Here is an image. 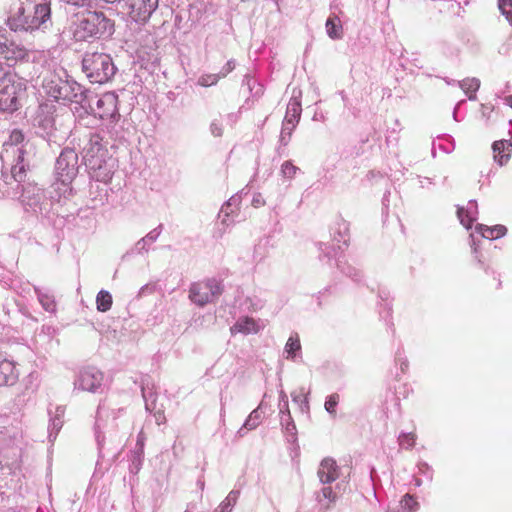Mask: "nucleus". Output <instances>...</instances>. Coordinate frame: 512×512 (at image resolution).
Returning <instances> with one entry per match:
<instances>
[{
    "instance_id": "obj_51",
    "label": "nucleus",
    "mask_w": 512,
    "mask_h": 512,
    "mask_svg": "<svg viewBox=\"0 0 512 512\" xmlns=\"http://www.w3.org/2000/svg\"><path fill=\"white\" fill-rule=\"evenodd\" d=\"M236 67L234 60H229L221 69V71L218 73V75H221V78L226 77L229 73H231Z\"/></svg>"
},
{
    "instance_id": "obj_18",
    "label": "nucleus",
    "mask_w": 512,
    "mask_h": 512,
    "mask_svg": "<svg viewBox=\"0 0 512 512\" xmlns=\"http://www.w3.org/2000/svg\"><path fill=\"white\" fill-rule=\"evenodd\" d=\"M240 204L241 195L235 194L231 196L229 200L222 205L221 210L219 212V218H221L223 224L228 226L234 222L235 217H237Z\"/></svg>"
},
{
    "instance_id": "obj_7",
    "label": "nucleus",
    "mask_w": 512,
    "mask_h": 512,
    "mask_svg": "<svg viewBox=\"0 0 512 512\" xmlns=\"http://www.w3.org/2000/svg\"><path fill=\"white\" fill-rule=\"evenodd\" d=\"M13 199H18L26 212L45 214L51 209V201L44 188L33 181L20 182L18 194Z\"/></svg>"
},
{
    "instance_id": "obj_30",
    "label": "nucleus",
    "mask_w": 512,
    "mask_h": 512,
    "mask_svg": "<svg viewBox=\"0 0 512 512\" xmlns=\"http://www.w3.org/2000/svg\"><path fill=\"white\" fill-rule=\"evenodd\" d=\"M309 391H306L304 387L293 391L291 393L292 401L299 406L302 413H309Z\"/></svg>"
},
{
    "instance_id": "obj_28",
    "label": "nucleus",
    "mask_w": 512,
    "mask_h": 512,
    "mask_svg": "<svg viewBox=\"0 0 512 512\" xmlns=\"http://www.w3.org/2000/svg\"><path fill=\"white\" fill-rule=\"evenodd\" d=\"M457 85L468 96L469 100L474 101L477 99L476 92L480 88V80L478 78H475V77L465 78L461 81H458Z\"/></svg>"
},
{
    "instance_id": "obj_6",
    "label": "nucleus",
    "mask_w": 512,
    "mask_h": 512,
    "mask_svg": "<svg viewBox=\"0 0 512 512\" xmlns=\"http://www.w3.org/2000/svg\"><path fill=\"white\" fill-rule=\"evenodd\" d=\"M82 70L91 83L104 84L113 78L116 66L110 55L88 52L83 56Z\"/></svg>"
},
{
    "instance_id": "obj_41",
    "label": "nucleus",
    "mask_w": 512,
    "mask_h": 512,
    "mask_svg": "<svg viewBox=\"0 0 512 512\" xmlns=\"http://www.w3.org/2000/svg\"><path fill=\"white\" fill-rule=\"evenodd\" d=\"M323 500L328 501V504L326 505L327 508L330 506V504L336 502L337 495L331 487H323L322 488L320 494L318 495V501L323 502Z\"/></svg>"
},
{
    "instance_id": "obj_25",
    "label": "nucleus",
    "mask_w": 512,
    "mask_h": 512,
    "mask_svg": "<svg viewBox=\"0 0 512 512\" xmlns=\"http://www.w3.org/2000/svg\"><path fill=\"white\" fill-rule=\"evenodd\" d=\"M262 407V404H260L256 409H254L248 416V418L245 420L242 427L239 428V430L236 432V436L238 438H242L245 436L247 431H251L256 429L260 423H261V412L260 409Z\"/></svg>"
},
{
    "instance_id": "obj_39",
    "label": "nucleus",
    "mask_w": 512,
    "mask_h": 512,
    "mask_svg": "<svg viewBox=\"0 0 512 512\" xmlns=\"http://www.w3.org/2000/svg\"><path fill=\"white\" fill-rule=\"evenodd\" d=\"M339 401L340 397L336 393L329 395L325 400L324 408L332 418L336 417V408L339 404Z\"/></svg>"
},
{
    "instance_id": "obj_55",
    "label": "nucleus",
    "mask_w": 512,
    "mask_h": 512,
    "mask_svg": "<svg viewBox=\"0 0 512 512\" xmlns=\"http://www.w3.org/2000/svg\"><path fill=\"white\" fill-rule=\"evenodd\" d=\"M248 300L250 301V307L255 311L261 309L264 305L263 301L258 298H249Z\"/></svg>"
},
{
    "instance_id": "obj_43",
    "label": "nucleus",
    "mask_w": 512,
    "mask_h": 512,
    "mask_svg": "<svg viewBox=\"0 0 512 512\" xmlns=\"http://www.w3.org/2000/svg\"><path fill=\"white\" fill-rule=\"evenodd\" d=\"M416 436L413 433H402L399 435V446L404 449H410L415 445Z\"/></svg>"
},
{
    "instance_id": "obj_16",
    "label": "nucleus",
    "mask_w": 512,
    "mask_h": 512,
    "mask_svg": "<svg viewBox=\"0 0 512 512\" xmlns=\"http://www.w3.org/2000/svg\"><path fill=\"white\" fill-rule=\"evenodd\" d=\"M72 182L73 181H66V179L55 178V181L52 184L53 191L49 199L51 201V206L54 203H65L73 196L74 190Z\"/></svg>"
},
{
    "instance_id": "obj_31",
    "label": "nucleus",
    "mask_w": 512,
    "mask_h": 512,
    "mask_svg": "<svg viewBox=\"0 0 512 512\" xmlns=\"http://www.w3.org/2000/svg\"><path fill=\"white\" fill-rule=\"evenodd\" d=\"M328 36L331 39L342 38V25L338 17H329L325 24Z\"/></svg>"
},
{
    "instance_id": "obj_2",
    "label": "nucleus",
    "mask_w": 512,
    "mask_h": 512,
    "mask_svg": "<svg viewBox=\"0 0 512 512\" xmlns=\"http://www.w3.org/2000/svg\"><path fill=\"white\" fill-rule=\"evenodd\" d=\"M51 20L50 4L45 0H27L9 18L8 25L15 32L45 30Z\"/></svg>"
},
{
    "instance_id": "obj_14",
    "label": "nucleus",
    "mask_w": 512,
    "mask_h": 512,
    "mask_svg": "<svg viewBox=\"0 0 512 512\" xmlns=\"http://www.w3.org/2000/svg\"><path fill=\"white\" fill-rule=\"evenodd\" d=\"M118 96L114 92L104 93L96 102L95 115L102 120L115 121L119 117Z\"/></svg>"
},
{
    "instance_id": "obj_5",
    "label": "nucleus",
    "mask_w": 512,
    "mask_h": 512,
    "mask_svg": "<svg viewBox=\"0 0 512 512\" xmlns=\"http://www.w3.org/2000/svg\"><path fill=\"white\" fill-rule=\"evenodd\" d=\"M25 89L23 80L9 69L4 68L0 62V110L16 111L20 106Z\"/></svg>"
},
{
    "instance_id": "obj_45",
    "label": "nucleus",
    "mask_w": 512,
    "mask_h": 512,
    "mask_svg": "<svg viewBox=\"0 0 512 512\" xmlns=\"http://www.w3.org/2000/svg\"><path fill=\"white\" fill-rule=\"evenodd\" d=\"M498 6L507 21L512 25V0H499Z\"/></svg>"
},
{
    "instance_id": "obj_3",
    "label": "nucleus",
    "mask_w": 512,
    "mask_h": 512,
    "mask_svg": "<svg viewBox=\"0 0 512 512\" xmlns=\"http://www.w3.org/2000/svg\"><path fill=\"white\" fill-rule=\"evenodd\" d=\"M69 32L75 41L106 38L113 34L114 24L102 12L86 11L75 17Z\"/></svg>"
},
{
    "instance_id": "obj_15",
    "label": "nucleus",
    "mask_w": 512,
    "mask_h": 512,
    "mask_svg": "<svg viewBox=\"0 0 512 512\" xmlns=\"http://www.w3.org/2000/svg\"><path fill=\"white\" fill-rule=\"evenodd\" d=\"M27 56L26 49L0 31V57L17 62Z\"/></svg>"
},
{
    "instance_id": "obj_29",
    "label": "nucleus",
    "mask_w": 512,
    "mask_h": 512,
    "mask_svg": "<svg viewBox=\"0 0 512 512\" xmlns=\"http://www.w3.org/2000/svg\"><path fill=\"white\" fill-rule=\"evenodd\" d=\"M64 413V407L58 406L56 408L55 415L51 418L50 425L48 427L50 441H53V439L56 438L57 433L62 428Z\"/></svg>"
},
{
    "instance_id": "obj_62",
    "label": "nucleus",
    "mask_w": 512,
    "mask_h": 512,
    "mask_svg": "<svg viewBox=\"0 0 512 512\" xmlns=\"http://www.w3.org/2000/svg\"><path fill=\"white\" fill-rule=\"evenodd\" d=\"M197 485H198V487H199L201 490H203V489H204V487H205V482H204V480H203V479H198V481H197Z\"/></svg>"
},
{
    "instance_id": "obj_56",
    "label": "nucleus",
    "mask_w": 512,
    "mask_h": 512,
    "mask_svg": "<svg viewBox=\"0 0 512 512\" xmlns=\"http://www.w3.org/2000/svg\"><path fill=\"white\" fill-rule=\"evenodd\" d=\"M155 419L157 424H161L165 420V416L162 411H156L155 412Z\"/></svg>"
},
{
    "instance_id": "obj_48",
    "label": "nucleus",
    "mask_w": 512,
    "mask_h": 512,
    "mask_svg": "<svg viewBox=\"0 0 512 512\" xmlns=\"http://www.w3.org/2000/svg\"><path fill=\"white\" fill-rule=\"evenodd\" d=\"M136 446H137V451H136L137 463L134 461L133 465L135 466L136 471H138L140 469L141 458L143 456V448H144V438L142 436V433H140L138 435Z\"/></svg>"
},
{
    "instance_id": "obj_46",
    "label": "nucleus",
    "mask_w": 512,
    "mask_h": 512,
    "mask_svg": "<svg viewBox=\"0 0 512 512\" xmlns=\"http://www.w3.org/2000/svg\"><path fill=\"white\" fill-rule=\"evenodd\" d=\"M320 256H324L331 260L332 258H336L338 255V251L334 246L329 245L328 243H320L319 244Z\"/></svg>"
},
{
    "instance_id": "obj_64",
    "label": "nucleus",
    "mask_w": 512,
    "mask_h": 512,
    "mask_svg": "<svg viewBox=\"0 0 512 512\" xmlns=\"http://www.w3.org/2000/svg\"><path fill=\"white\" fill-rule=\"evenodd\" d=\"M462 102H463V100H462V101H460V102H458V103H457V105H456V107H455V109H454V112H453L454 119H456L457 109H458V107L461 105V103H462Z\"/></svg>"
},
{
    "instance_id": "obj_54",
    "label": "nucleus",
    "mask_w": 512,
    "mask_h": 512,
    "mask_svg": "<svg viewBox=\"0 0 512 512\" xmlns=\"http://www.w3.org/2000/svg\"><path fill=\"white\" fill-rule=\"evenodd\" d=\"M10 138L11 141L14 142L15 145H17L18 143H21L23 141L24 136L20 131L15 130L11 133Z\"/></svg>"
},
{
    "instance_id": "obj_61",
    "label": "nucleus",
    "mask_w": 512,
    "mask_h": 512,
    "mask_svg": "<svg viewBox=\"0 0 512 512\" xmlns=\"http://www.w3.org/2000/svg\"><path fill=\"white\" fill-rule=\"evenodd\" d=\"M505 103H506V105H508L509 107H511V108H512V95L507 96V97L505 98Z\"/></svg>"
},
{
    "instance_id": "obj_24",
    "label": "nucleus",
    "mask_w": 512,
    "mask_h": 512,
    "mask_svg": "<svg viewBox=\"0 0 512 512\" xmlns=\"http://www.w3.org/2000/svg\"><path fill=\"white\" fill-rule=\"evenodd\" d=\"M332 237L338 250L342 248V245L346 246L349 241V224L343 219L337 221L332 229Z\"/></svg>"
},
{
    "instance_id": "obj_12",
    "label": "nucleus",
    "mask_w": 512,
    "mask_h": 512,
    "mask_svg": "<svg viewBox=\"0 0 512 512\" xmlns=\"http://www.w3.org/2000/svg\"><path fill=\"white\" fill-rule=\"evenodd\" d=\"M103 380L104 375L99 369L85 367L78 372L74 380V389L96 393L101 388Z\"/></svg>"
},
{
    "instance_id": "obj_60",
    "label": "nucleus",
    "mask_w": 512,
    "mask_h": 512,
    "mask_svg": "<svg viewBox=\"0 0 512 512\" xmlns=\"http://www.w3.org/2000/svg\"><path fill=\"white\" fill-rule=\"evenodd\" d=\"M418 468L422 473H426V471L430 470V467L427 463H419Z\"/></svg>"
},
{
    "instance_id": "obj_20",
    "label": "nucleus",
    "mask_w": 512,
    "mask_h": 512,
    "mask_svg": "<svg viewBox=\"0 0 512 512\" xmlns=\"http://www.w3.org/2000/svg\"><path fill=\"white\" fill-rule=\"evenodd\" d=\"M163 230V225L160 224L156 228L152 229L148 234L138 240L134 247L128 252V254H139L142 255L147 253L150 249V246L154 244L159 236L161 235Z\"/></svg>"
},
{
    "instance_id": "obj_9",
    "label": "nucleus",
    "mask_w": 512,
    "mask_h": 512,
    "mask_svg": "<svg viewBox=\"0 0 512 512\" xmlns=\"http://www.w3.org/2000/svg\"><path fill=\"white\" fill-rule=\"evenodd\" d=\"M90 177L96 181L107 183L113 176L115 160L109 152H101L98 156L89 155L83 159Z\"/></svg>"
},
{
    "instance_id": "obj_1",
    "label": "nucleus",
    "mask_w": 512,
    "mask_h": 512,
    "mask_svg": "<svg viewBox=\"0 0 512 512\" xmlns=\"http://www.w3.org/2000/svg\"><path fill=\"white\" fill-rule=\"evenodd\" d=\"M9 150H7V153ZM10 153L13 157L10 175L2 172L0 179V198H14L18 194L20 182H23L27 171L30 169L33 157L32 145L29 143L10 145Z\"/></svg>"
},
{
    "instance_id": "obj_26",
    "label": "nucleus",
    "mask_w": 512,
    "mask_h": 512,
    "mask_svg": "<svg viewBox=\"0 0 512 512\" xmlns=\"http://www.w3.org/2000/svg\"><path fill=\"white\" fill-rule=\"evenodd\" d=\"M106 151L108 150L102 144V138L98 134H92L83 147V159L88 158L89 155L98 156L101 152Z\"/></svg>"
},
{
    "instance_id": "obj_34",
    "label": "nucleus",
    "mask_w": 512,
    "mask_h": 512,
    "mask_svg": "<svg viewBox=\"0 0 512 512\" xmlns=\"http://www.w3.org/2000/svg\"><path fill=\"white\" fill-rule=\"evenodd\" d=\"M437 51L447 58L456 57L459 54V49L456 45L448 40H441L436 45Z\"/></svg>"
},
{
    "instance_id": "obj_58",
    "label": "nucleus",
    "mask_w": 512,
    "mask_h": 512,
    "mask_svg": "<svg viewBox=\"0 0 512 512\" xmlns=\"http://www.w3.org/2000/svg\"><path fill=\"white\" fill-rule=\"evenodd\" d=\"M400 369L402 372H405L408 369V361L407 359H399Z\"/></svg>"
},
{
    "instance_id": "obj_21",
    "label": "nucleus",
    "mask_w": 512,
    "mask_h": 512,
    "mask_svg": "<svg viewBox=\"0 0 512 512\" xmlns=\"http://www.w3.org/2000/svg\"><path fill=\"white\" fill-rule=\"evenodd\" d=\"M263 328V325L260 321L255 320L251 317H240L234 324L231 326L230 331L231 334L241 333V334H251L257 333Z\"/></svg>"
},
{
    "instance_id": "obj_13",
    "label": "nucleus",
    "mask_w": 512,
    "mask_h": 512,
    "mask_svg": "<svg viewBox=\"0 0 512 512\" xmlns=\"http://www.w3.org/2000/svg\"><path fill=\"white\" fill-rule=\"evenodd\" d=\"M158 0H123L122 9L137 23H145L157 8Z\"/></svg>"
},
{
    "instance_id": "obj_59",
    "label": "nucleus",
    "mask_w": 512,
    "mask_h": 512,
    "mask_svg": "<svg viewBox=\"0 0 512 512\" xmlns=\"http://www.w3.org/2000/svg\"><path fill=\"white\" fill-rule=\"evenodd\" d=\"M147 292L151 293V292H152V288H151V287H149L148 285H144V286H142V287L140 288V290H139V295H140V296H141V295H144V294H146Z\"/></svg>"
},
{
    "instance_id": "obj_52",
    "label": "nucleus",
    "mask_w": 512,
    "mask_h": 512,
    "mask_svg": "<svg viewBox=\"0 0 512 512\" xmlns=\"http://www.w3.org/2000/svg\"><path fill=\"white\" fill-rule=\"evenodd\" d=\"M251 203H252V206H254L255 208H259L261 206H264L265 200L260 193H256L253 195Z\"/></svg>"
},
{
    "instance_id": "obj_11",
    "label": "nucleus",
    "mask_w": 512,
    "mask_h": 512,
    "mask_svg": "<svg viewBox=\"0 0 512 512\" xmlns=\"http://www.w3.org/2000/svg\"><path fill=\"white\" fill-rule=\"evenodd\" d=\"M124 412L123 408H119L117 411L112 407V403L109 400H105L98 405L96 420H95V437L98 444V448L101 450L104 447L105 436L102 435L101 429L105 426L109 416L112 417L111 426L114 428L117 425L114 423L121 413Z\"/></svg>"
},
{
    "instance_id": "obj_38",
    "label": "nucleus",
    "mask_w": 512,
    "mask_h": 512,
    "mask_svg": "<svg viewBox=\"0 0 512 512\" xmlns=\"http://www.w3.org/2000/svg\"><path fill=\"white\" fill-rule=\"evenodd\" d=\"M221 79V75L217 74H202L197 79V85L201 87H211L216 85Z\"/></svg>"
},
{
    "instance_id": "obj_4",
    "label": "nucleus",
    "mask_w": 512,
    "mask_h": 512,
    "mask_svg": "<svg viewBox=\"0 0 512 512\" xmlns=\"http://www.w3.org/2000/svg\"><path fill=\"white\" fill-rule=\"evenodd\" d=\"M62 74L53 73L44 79L43 89L46 95L63 104L82 103L86 98L84 87L70 78L65 71Z\"/></svg>"
},
{
    "instance_id": "obj_49",
    "label": "nucleus",
    "mask_w": 512,
    "mask_h": 512,
    "mask_svg": "<svg viewBox=\"0 0 512 512\" xmlns=\"http://www.w3.org/2000/svg\"><path fill=\"white\" fill-rule=\"evenodd\" d=\"M142 393H143V398H144V401H145V408L147 411L149 412H153L156 410V404H155V396L153 393H149L147 394L145 389L142 388Z\"/></svg>"
},
{
    "instance_id": "obj_37",
    "label": "nucleus",
    "mask_w": 512,
    "mask_h": 512,
    "mask_svg": "<svg viewBox=\"0 0 512 512\" xmlns=\"http://www.w3.org/2000/svg\"><path fill=\"white\" fill-rule=\"evenodd\" d=\"M300 168L295 166L290 160L284 161L280 167V174L283 178L292 180Z\"/></svg>"
},
{
    "instance_id": "obj_44",
    "label": "nucleus",
    "mask_w": 512,
    "mask_h": 512,
    "mask_svg": "<svg viewBox=\"0 0 512 512\" xmlns=\"http://www.w3.org/2000/svg\"><path fill=\"white\" fill-rule=\"evenodd\" d=\"M280 423L287 434H289L292 437H295L297 430L291 415L282 416L280 418Z\"/></svg>"
},
{
    "instance_id": "obj_53",
    "label": "nucleus",
    "mask_w": 512,
    "mask_h": 512,
    "mask_svg": "<svg viewBox=\"0 0 512 512\" xmlns=\"http://www.w3.org/2000/svg\"><path fill=\"white\" fill-rule=\"evenodd\" d=\"M278 408L280 418L282 416L291 415L289 410V402L279 403Z\"/></svg>"
},
{
    "instance_id": "obj_47",
    "label": "nucleus",
    "mask_w": 512,
    "mask_h": 512,
    "mask_svg": "<svg viewBox=\"0 0 512 512\" xmlns=\"http://www.w3.org/2000/svg\"><path fill=\"white\" fill-rule=\"evenodd\" d=\"M337 267L344 273L346 274L347 276L351 277L352 279H354L355 281H359L360 280V272L354 268V267H351L350 265H342L341 262L339 260H337Z\"/></svg>"
},
{
    "instance_id": "obj_22",
    "label": "nucleus",
    "mask_w": 512,
    "mask_h": 512,
    "mask_svg": "<svg viewBox=\"0 0 512 512\" xmlns=\"http://www.w3.org/2000/svg\"><path fill=\"white\" fill-rule=\"evenodd\" d=\"M18 377L19 372L14 361L8 359L0 361V387L15 384Z\"/></svg>"
},
{
    "instance_id": "obj_42",
    "label": "nucleus",
    "mask_w": 512,
    "mask_h": 512,
    "mask_svg": "<svg viewBox=\"0 0 512 512\" xmlns=\"http://www.w3.org/2000/svg\"><path fill=\"white\" fill-rule=\"evenodd\" d=\"M400 503L405 512H415L419 507L418 502L410 494H406Z\"/></svg>"
},
{
    "instance_id": "obj_35",
    "label": "nucleus",
    "mask_w": 512,
    "mask_h": 512,
    "mask_svg": "<svg viewBox=\"0 0 512 512\" xmlns=\"http://www.w3.org/2000/svg\"><path fill=\"white\" fill-rule=\"evenodd\" d=\"M35 292L37 294L38 300L43 307V309L49 313H55L56 312V303L54 298L47 294L42 292L40 289L35 288Z\"/></svg>"
},
{
    "instance_id": "obj_32",
    "label": "nucleus",
    "mask_w": 512,
    "mask_h": 512,
    "mask_svg": "<svg viewBox=\"0 0 512 512\" xmlns=\"http://www.w3.org/2000/svg\"><path fill=\"white\" fill-rule=\"evenodd\" d=\"M301 351V344L298 334H292L285 345L284 352L287 359H294L298 352Z\"/></svg>"
},
{
    "instance_id": "obj_36",
    "label": "nucleus",
    "mask_w": 512,
    "mask_h": 512,
    "mask_svg": "<svg viewBox=\"0 0 512 512\" xmlns=\"http://www.w3.org/2000/svg\"><path fill=\"white\" fill-rule=\"evenodd\" d=\"M96 305L97 310L100 312H106L110 310L112 306L111 294L106 290L99 291L96 297Z\"/></svg>"
},
{
    "instance_id": "obj_10",
    "label": "nucleus",
    "mask_w": 512,
    "mask_h": 512,
    "mask_svg": "<svg viewBox=\"0 0 512 512\" xmlns=\"http://www.w3.org/2000/svg\"><path fill=\"white\" fill-rule=\"evenodd\" d=\"M79 167L77 152L72 148H64L55 163V178L74 181L79 172Z\"/></svg>"
},
{
    "instance_id": "obj_8",
    "label": "nucleus",
    "mask_w": 512,
    "mask_h": 512,
    "mask_svg": "<svg viewBox=\"0 0 512 512\" xmlns=\"http://www.w3.org/2000/svg\"><path fill=\"white\" fill-rule=\"evenodd\" d=\"M222 292V282L215 278H209L190 285L189 299L197 306L203 307L218 299Z\"/></svg>"
},
{
    "instance_id": "obj_19",
    "label": "nucleus",
    "mask_w": 512,
    "mask_h": 512,
    "mask_svg": "<svg viewBox=\"0 0 512 512\" xmlns=\"http://www.w3.org/2000/svg\"><path fill=\"white\" fill-rule=\"evenodd\" d=\"M301 91H293L292 97L287 105L286 114L283 120V123L292 124V125H298L301 113H302V107H301Z\"/></svg>"
},
{
    "instance_id": "obj_40",
    "label": "nucleus",
    "mask_w": 512,
    "mask_h": 512,
    "mask_svg": "<svg viewBox=\"0 0 512 512\" xmlns=\"http://www.w3.org/2000/svg\"><path fill=\"white\" fill-rule=\"evenodd\" d=\"M295 128H296V125L282 123V129H281V134H280V139H279L281 145H283V146L288 145Z\"/></svg>"
},
{
    "instance_id": "obj_63",
    "label": "nucleus",
    "mask_w": 512,
    "mask_h": 512,
    "mask_svg": "<svg viewBox=\"0 0 512 512\" xmlns=\"http://www.w3.org/2000/svg\"><path fill=\"white\" fill-rule=\"evenodd\" d=\"M444 81L446 82V84L448 85H455L457 84L458 81L456 80H452V79H449V78H445Z\"/></svg>"
},
{
    "instance_id": "obj_33",
    "label": "nucleus",
    "mask_w": 512,
    "mask_h": 512,
    "mask_svg": "<svg viewBox=\"0 0 512 512\" xmlns=\"http://www.w3.org/2000/svg\"><path fill=\"white\" fill-rule=\"evenodd\" d=\"M239 495L240 492L237 490L230 491L227 497L219 504L214 512H232L238 501Z\"/></svg>"
},
{
    "instance_id": "obj_27",
    "label": "nucleus",
    "mask_w": 512,
    "mask_h": 512,
    "mask_svg": "<svg viewBox=\"0 0 512 512\" xmlns=\"http://www.w3.org/2000/svg\"><path fill=\"white\" fill-rule=\"evenodd\" d=\"M476 231L479 232L484 238L498 239L507 233V228L504 225H495L493 227H489L483 224H478L476 226Z\"/></svg>"
},
{
    "instance_id": "obj_17",
    "label": "nucleus",
    "mask_w": 512,
    "mask_h": 512,
    "mask_svg": "<svg viewBox=\"0 0 512 512\" xmlns=\"http://www.w3.org/2000/svg\"><path fill=\"white\" fill-rule=\"evenodd\" d=\"M317 474L322 484H330L339 478V467L334 459L325 458L321 461Z\"/></svg>"
},
{
    "instance_id": "obj_23",
    "label": "nucleus",
    "mask_w": 512,
    "mask_h": 512,
    "mask_svg": "<svg viewBox=\"0 0 512 512\" xmlns=\"http://www.w3.org/2000/svg\"><path fill=\"white\" fill-rule=\"evenodd\" d=\"M457 216L460 223L466 228L470 229L473 222L476 221L478 216V206L475 200H470L466 207H458Z\"/></svg>"
},
{
    "instance_id": "obj_57",
    "label": "nucleus",
    "mask_w": 512,
    "mask_h": 512,
    "mask_svg": "<svg viewBox=\"0 0 512 512\" xmlns=\"http://www.w3.org/2000/svg\"><path fill=\"white\" fill-rule=\"evenodd\" d=\"M288 402V396L284 390L279 391V403Z\"/></svg>"
},
{
    "instance_id": "obj_50",
    "label": "nucleus",
    "mask_w": 512,
    "mask_h": 512,
    "mask_svg": "<svg viewBox=\"0 0 512 512\" xmlns=\"http://www.w3.org/2000/svg\"><path fill=\"white\" fill-rule=\"evenodd\" d=\"M210 132L215 137H221L223 134V125L219 120H213L210 124Z\"/></svg>"
}]
</instances>
